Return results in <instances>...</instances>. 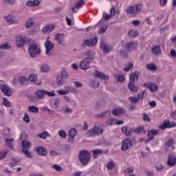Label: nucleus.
<instances>
[{"label": "nucleus", "instance_id": "nucleus-52", "mask_svg": "<svg viewBox=\"0 0 176 176\" xmlns=\"http://www.w3.org/2000/svg\"><path fill=\"white\" fill-rule=\"evenodd\" d=\"M26 157H29V159H32V153L30 152L28 150H22Z\"/></svg>", "mask_w": 176, "mask_h": 176}, {"label": "nucleus", "instance_id": "nucleus-56", "mask_svg": "<svg viewBox=\"0 0 176 176\" xmlns=\"http://www.w3.org/2000/svg\"><path fill=\"white\" fill-rule=\"evenodd\" d=\"M12 161L13 162L10 163L9 166H10V167H16V166H17V164L19 163V161L13 157L12 158Z\"/></svg>", "mask_w": 176, "mask_h": 176}, {"label": "nucleus", "instance_id": "nucleus-38", "mask_svg": "<svg viewBox=\"0 0 176 176\" xmlns=\"http://www.w3.org/2000/svg\"><path fill=\"white\" fill-rule=\"evenodd\" d=\"M166 146H168V148H171L172 149H175L174 148V139H169L168 141L165 143Z\"/></svg>", "mask_w": 176, "mask_h": 176}, {"label": "nucleus", "instance_id": "nucleus-18", "mask_svg": "<svg viewBox=\"0 0 176 176\" xmlns=\"http://www.w3.org/2000/svg\"><path fill=\"white\" fill-rule=\"evenodd\" d=\"M115 167H116V164L115 163V162L109 161L107 163V171H108L109 174H110V175H112V174H113V173L112 171H113V170L115 169Z\"/></svg>", "mask_w": 176, "mask_h": 176}, {"label": "nucleus", "instance_id": "nucleus-19", "mask_svg": "<svg viewBox=\"0 0 176 176\" xmlns=\"http://www.w3.org/2000/svg\"><path fill=\"white\" fill-rule=\"evenodd\" d=\"M94 76L96 78H100V79H103V80H109V76H108V75L97 70L94 74Z\"/></svg>", "mask_w": 176, "mask_h": 176}, {"label": "nucleus", "instance_id": "nucleus-48", "mask_svg": "<svg viewBox=\"0 0 176 176\" xmlns=\"http://www.w3.org/2000/svg\"><path fill=\"white\" fill-rule=\"evenodd\" d=\"M13 139H6V142L11 149H13Z\"/></svg>", "mask_w": 176, "mask_h": 176}, {"label": "nucleus", "instance_id": "nucleus-16", "mask_svg": "<svg viewBox=\"0 0 176 176\" xmlns=\"http://www.w3.org/2000/svg\"><path fill=\"white\" fill-rule=\"evenodd\" d=\"M98 41V38L97 37H94V38L91 39H87L84 41L83 45L84 46H94L95 45H97V42Z\"/></svg>", "mask_w": 176, "mask_h": 176}, {"label": "nucleus", "instance_id": "nucleus-10", "mask_svg": "<svg viewBox=\"0 0 176 176\" xmlns=\"http://www.w3.org/2000/svg\"><path fill=\"white\" fill-rule=\"evenodd\" d=\"M49 39H50V38L47 37V41L45 43V54L47 56H52L50 51L53 50V49L54 47V44H53V43L50 42V41H49Z\"/></svg>", "mask_w": 176, "mask_h": 176}, {"label": "nucleus", "instance_id": "nucleus-13", "mask_svg": "<svg viewBox=\"0 0 176 176\" xmlns=\"http://www.w3.org/2000/svg\"><path fill=\"white\" fill-rule=\"evenodd\" d=\"M159 134V130L157 129H153L148 131V140L146 141V142H149V141H152L155 140V137L156 135H158Z\"/></svg>", "mask_w": 176, "mask_h": 176}, {"label": "nucleus", "instance_id": "nucleus-58", "mask_svg": "<svg viewBox=\"0 0 176 176\" xmlns=\"http://www.w3.org/2000/svg\"><path fill=\"white\" fill-rule=\"evenodd\" d=\"M3 104L5 107H10V101L8 98H3Z\"/></svg>", "mask_w": 176, "mask_h": 176}, {"label": "nucleus", "instance_id": "nucleus-33", "mask_svg": "<svg viewBox=\"0 0 176 176\" xmlns=\"http://www.w3.org/2000/svg\"><path fill=\"white\" fill-rule=\"evenodd\" d=\"M22 148H23V150L28 151V149H30V148H31V142L28 141H23Z\"/></svg>", "mask_w": 176, "mask_h": 176}, {"label": "nucleus", "instance_id": "nucleus-41", "mask_svg": "<svg viewBox=\"0 0 176 176\" xmlns=\"http://www.w3.org/2000/svg\"><path fill=\"white\" fill-rule=\"evenodd\" d=\"M19 82L21 85H28V79L26 77L21 76L19 78Z\"/></svg>", "mask_w": 176, "mask_h": 176}, {"label": "nucleus", "instance_id": "nucleus-37", "mask_svg": "<svg viewBox=\"0 0 176 176\" xmlns=\"http://www.w3.org/2000/svg\"><path fill=\"white\" fill-rule=\"evenodd\" d=\"M57 93L59 96H67V94H69L68 87H65V89L58 90Z\"/></svg>", "mask_w": 176, "mask_h": 176}, {"label": "nucleus", "instance_id": "nucleus-8", "mask_svg": "<svg viewBox=\"0 0 176 176\" xmlns=\"http://www.w3.org/2000/svg\"><path fill=\"white\" fill-rule=\"evenodd\" d=\"M92 63L91 58H86L85 59L80 61L79 67L80 69L86 71L90 68V64Z\"/></svg>", "mask_w": 176, "mask_h": 176}, {"label": "nucleus", "instance_id": "nucleus-17", "mask_svg": "<svg viewBox=\"0 0 176 176\" xmlns=\"http://www.w3.org/2000/svg\"><path fill=\"white\" fill-rule=\"evenodd\" d=\"M60 104H61V99L60 98H55L50 101V105L51 107L54 105L56 109L60 108Z\"/></svg>", "mask_w": 176, "mask_h": 176}, {"label": "nucleus", "instance_id": "nucleus-51", "mask_svg": "<svg viewBox=\"0 0 176 176\" xmlns=\"http://www.w3.org/2000/svg\"><path fill=\"white\" fill-rule=\"evenodd\" d=\"M143 116V120H144V122H148L150 123V122H151V118H149V115L146 114V113H144L142 114Z\"/></svg>", "mask_w": 176, "mask_h": 176}, {"label": "nucleus", "instance_id": "nucleus-6", "mask_svg": "<svg viewBox=\"0 0 176 176\" xmlns=\"http://www.w3.org/2000/svg\"><path fill=\"white\" fill-rule=\"evenodd\" d=\"M102 133H104V130L102 129V128H101L98 126H95L88 131L87 134L90 137H91V136H94V135H101V134H102Z\"/></svg>", "mask_w": 176, "mask_h": 176}, {"label": "nucleus", "instance_id": "nucleus-61", "mask_svg": "<svg viewBox=\"0 0 176 176\" xmlns=\"http://www.w3.org/2000/svg\"><path fill=\"white\" fill-rule=\"evenodd\" d=\"M6 155H8V151H3L0 152V160H2V159H5L6 157Z\"/></svg>", "mask_w": 176, "mask_h": 176}, {"label": "nucleus", "instance_id": "nucleus-35", "mask_svg": "<svg viewBox=\"0 0 176 176\" xmlns=\"http://www.w3.org/2000/svg\"><path fill=\"white\" fill-rule=\"evenodd\" d=\"M34 24L35 22H34V20L32 18H30L26 21L25 27L26 28H32V27H34Z\"/></svg>", "mask_w": 176, "mask_h": 176}, {"label": "nucleus", "instance_id": "nucleus-39", "mask_svg": "<svg viewBox=\"0 0 176 176\" xmlns=\"http://www.w3.org/2000/svg\"><path fill=\"white\" fill-rule=\"evenodd\" d=\"M28 111L33 113H38L39 112V109L36 106H30L28 107Z\"/></svg>", "mask_w": 176, "mask_h": 176}, {"label": "nucleus", "instance_id": "nucleus-54", "mask_svg": "<svg viewBox=\"0 0 176 176\" xmlns=\"http://www.w3.org/2000/svg\"><path fill=\"white\" fill-rule=\"evenodd\" d=\"M129 101H130V102H131V104H135L137 102H138V98L137 97H129Z\"/></svg>", "mask_w": 176, "mask_h": 176}, {"label": "nucleus", "instance_id": "nucleus-42", "mask_svg": "<svg viewBox=\"0 0 176 176\" xmlns=\"http://www.w3.org/2000/svg\"><path fill=\"white\" fill-rule=\"evenodd\" d=\"M83 5H85V1L83 0H78L74 7L76 8V9H79L80 8H82V6H83Z\"/></svg>", "mask_w": 176, "mask_h": 176}, {"label": "nucleus", "instance_id": "nucleus-53", "mask_svg": "<svg viewBox=\"0 0 176 176\" xmlns=\"http://www.w3.org/2000/svg\"><path fill=\"white\" fill-rule=\"evenodd\" d=\"M122 133H124L126 135H131L130 131L127 129V126H124L121 128Z\"/></svg>", "mask_w": 176, "mask_h": 176}, {"label": "nucleus", "instance_id": "nucleus-59", "mask_svg": "<svg viewBox=\"0 0 176 176\" xmlns=\"http://www.w3.org/2000/svg\"><path fill=\"white\" fill-rule=\"evenodd\" d=\"M49 135V133L47 132H44L40 135H38L39 138H41L42 140H46V138Z\"/></svg>", "mask_w": 176, "mask_h": 176}, {"label": "nucleus", "instance_id": "nucleus-28", "mask_svg": "<svg viewBox=\"0 0 176 176\" xmlns=\"http://www.w3.org/2000/svg\"><path fill=\"white\" fill-rule=\"evenodd\" d=\"M36 152L40 156H46L47 155V150L43 147H38Z\"/></svg>", "mask_w": 176, "mask_h": 176}, {"label": "nucleus", "instance_id": "nucleus-62", "mask_svg": "<svg viewBox=\"0 0 176 176\" xmlns=\"http://www.w3.org/2000/svg\"><path fill=\"white\" fill-rule=\"evenodd\" d=\"M125 173L126 174H133L134 173V168L133 167L126 168V169L125 170Z\"/></svg>", "mask_w": 176, "mask_h": 176}, {"label": "nucleus", "instance_id": "nucleus-27", "mask_svg": "<svg viewBox=\"0 0 176 176\" xmlns=\"http://www.w3.org/2000/svg\"><path fill=\"white\" fill-rule=\"evenodd\" d=\"M124 109L123 108H117L113 110L112 113L114 116H120L124 113Z\"/></svg>", "mask_w": 176, "mask_h": 176}, {"label": "nucleus", "instance_id": "nucleus-2", "mask_svg": "<svg viewBox=\"0 0 176 176\" xmlns=\"http://www.w3.org/2000/svg\"><path fill=\"white\" fill-rule=\"evenodd\" d=\"M78 159L82 166H87L91 159L90 153L86 150L80 151Z\"/></svg>", "mask_w": 176, "mask_h": 176}, {"label": "nucleus", "instance_id": "nucleus-60", "mask_svg": "<svg viewBox=\"0 0 176 176\" xmlns=\"http://www.w3.org/2000/svg\"><path fill=\"white\" fill-rule=\"evenodd\" d=\"M107 124H109V126H112L113 124H116V119L111 118L110 120H109L107 121Z\"/></svg>", "mask_w": 176, "mask_h": 176}, {"label": "nucleus", "instance_id": "nucleus-14", "mask_svg": "<svg viewBox=\"0 0 176 176\" xmlns=\"http://www.w3.org/2000/svg\"><path fill=\"white\" fill-rule=\"evenodd\" d=\"M0 89L1 90L2 93L5 94V96H8L10 97L12 96V89L10 87L6 85H0Z\"/></svg>", "mask_w": 176, "mask_h": 176}, {"label": "nucleus", "instance_id": "nucleus-47", "mask_svg": "<svg viewBox=\"0 0 176 176\" xmlns=\"http://www.w3.org/2000/svg\"><path fill=\"white\" fill-rule=\"evenodd\" d=\"M146 68L148 69L150 71H156V69H157V67H156V65L152 63L146 65Z\"/></svg>", "mask_w": 176, "mask_h": 176}, {"label": "nucleus", "instance_id": "nucleus-25", "mask_svg": "<svg viewBox=\"0 0 176 176\" xmlns=\"http://www.w3.org/2000/svg\"><path fill=\"white\" fill-rule=\"evenodd\" d=\"M115 13H116L115 8H111L110 9V14H108L106 12L103 13V18L105 20H109V19H111V17H112V16H115Z\"/></svg>", "mask_w": 176, "mask_h": 176}, {"label": "nucleus", "instance_id": "nucleus-46", "mask_svg": "<svg viewBox=\"0 0 176 176\" xmlns=\"http://www.w3.org/2000/svg\"><path fill=\"white\" fill-rule=\"evenodd\" d=\"M68 93H72L73 94H78V89L75 87H67Z\"/></svg>", "mask_w": 176, "mask_h": 176}, {"label": "nucleus", "instance_id": "nucleus-32", "mask_svg": "<svg viewBox=\"0 0 176 176\" xmlns=\"http://www.w3.org/2000/svg\"><path fill=\"white\" fill-rule=\"evenodd\" d=\"M40 3H41L38 0L28 1L26 3V6H38Z\"/></svg>", "mask_w": 176, "mask_h": 176}, {"label": "nucleus", "instance_id": "nucleus-34", "mask_svg": "<svg viewBox=\"0 0 176 176\" xmlns=\"http://www.w3.org/2000/svg\"><path fill=\"white\" fill-rule=\"evenodd\" d=\"M128 87L131 91H133V93H137L138 91V88L134 85V82H129L128 85Z\"/></svg>", "mask_w": 176, "mask_h": 176}, {"label": "nucleus", "instance_id": "nucleus-43", "mask_svg": "<svg viewBox=\"0 0 176 176\" xmlns=\"http://www.w3.org/2000/svg\"><path fill=\"white\" fill-rule=\"evenodd\" d=\"M138 31L131 30L129 32V36H132L133 38H135V36H138Z\"/></svg>", "mask_w": 176, "mask_h": 176}, {"label": "nucleus", "instance_id": "nucleus-23", "mask_svg": "<svg viewBox=\"0 0 176 176\" xmlns=\"http://www.w3.org/2000/svg\"><path fill=\"white\" fill-rule=\"evenodd\" d=\"M100 47L103 50V52L104 54H108V53H109V52H111V50L112 49V47H111V46L107 45L104 42H101Z\"/></svg>", "mask_w": 176, "mask_h": 176}, {"label": "nucleus", "instance_id": "nucleus-21", "mask_svg": "<svg viewBox=\"0 0 176 176\" xmlns=\"http://www.w3.org/2000/svg\"><path fill=\"white\" fill-rule=\"evenodd\" d=\"M78 135V131L75 129H72L69 131V142H72L75 140V137Z\"/></svg>", "mask_w": 176, "mask_h": 176}, {"label": "nucleus", "instance_id": "nucleus-40", "mask_svg": "<svg viewBox=\"0 0 176 176\" xmlns=\"http://www.w3.org/2000/svg\"><path fill=\"white\" fill-rule=\"evenodd\" d=\"M29 80L30 82H33V83H36V80H38V76L36 74H30L28 76Z\"/></svg>", "mask_w": 176, "mask_h": 176}, {"label": "nucleus", "instance_id": "nucleus-63", "mask_svg": "<svg viewBox=\"0 0 176 176\" xmlns=\"http://www.w3.org/2000/svg\"><path fill=\"white\" fill-rule=\"evenodd\" d=\"M52 168H54V170H56V171H62L63 170V168L58 164L53 165Z\"/></svg>", "mask_w": 176, "mask_h": 176}, {"label": "nucleus", "instance_id": "nucleus-22", "mask_svg": "<svg viewBox=\"0 0 176 176\" xmlns=\"http://www.w3.org/2000/svg\"><path fill=\"white\" fill-rule=\"evenodd\" d=\"M151 52L155 56H160L162 54V48L160 45H154L151 47Z\"/></svg>", "mask_w": 176, "mask_h": 176}, {"label": "nucleus", "instance_id": "nucleus-7", "mask_svg": "<svg viewBox=\"0 0 176 176\" xmlns=\"http://www.w3.org/2000/svg\"><path fill=\"white\" fill-rule=\"evenodd\" d=\"M15 42L16 47H23V46L27 43V37L21 35H17L15 37Z\"/></svg>", "mask_w": 176, "mask_h": 176}, {"label": "nucleus", "instance_id": "nucleus-50", "mask_svg": "<svg viewBox=\"0 0 176 176\" xmlns=\"http://www.w3.org/2000/svg\"><path fill=\"white\" fill-rule=\"evenodd\" d=\"M131 68H133V63H129L124 68V71L125 72H129V71H130V69H131Z\"/></svg>", "mask_w": 176, "mask_h": 176}, {"label": "nucleus", "instance_id": "nucleus-1", "mask_svg": "<svg viewBox=\"0 0 176 176\" xmlns=\"http://www.w3.org/2000/svg\"><path fill=\"white\" fill-rule=\"evenodd\" d=\"M28 53L32 58L41 54V46L35 42H32L29 45Z\"/></svg>", "mask_w": 176, "mask_h": 176}, {"label": "nucleus", "instance_id": "nucleus-3", "mask_svg": "<svg viewBox=\"0 0 176 176\" xmlns=\"http://www.w3.org/2000/svg\"><path fill=\"white\" fill-rule=\"evenodd\" d=\"M141 10H142V4H137L126 8L128 14L133 16L134 17H135L138 13H140Z\"/></svg>", "mask_w": 176, "mask_h": 176}, {"label": "nucleus", "instance_id": "nucleus-31", "mask_svg": "<svg viewBox=\"0 0 176 176\" xmlns=\"http://www.w3.org/2000/svg\"><path fill=\"white\" fill-rule=\"evenodd\" d=\"M41 72L47 73L50 72V67L47 64H43L40 67Z\"/></svg>", "mask_w": 176, "mask_h": 176}, {"label": "nucleus", "instance_id": "nucleus-20", "mask_svg": "<svg viewBox=\"0 0 176 176\" xmlns=\"http://www.w3.org/2000/svg\"><path fill=\"white\" fill-rule=\"evenodd\" d=\"M56 29V25H47L42 29V32L43 34H49Z\"/></svg>", "mask_w": 176, "mask_h": 176}, {"label": "nucleus", "instance_id": "nucleus-24", "mask_svg": "<svg viewBox=\"0 0 176 176\" xmlns=\"http://www.w3.org/2000/svg\"><path fill=\"white\" fill-rule=\"evenodd\" d=\"M6 20L9 24H16L17 23V19L14 15H8L6 17Z\"/></svg>", "mask_w": 176, "mask_h": 176}, {"label": "nucleus", "instance_id": "nucleus-49", "mask_svg": "<svg viewBox=\"0 0 176 176\" xmlns=\"http://www.w3.org/2000/svg\"><path fill=\"white\" fill-rule=\"evenodd\" d=\"M45 94L48 96V97H54L56 96V92L54 91H46L45 90Z\"/></svg>", "mask_w": 176, "mask_h": 176}, {"label": "nucleus", "instance_id": "nucleus-15", "mask_svg": "<svg viewBox=\"0 0 176 176\" xmlns=\"http://www.w3.org/2000/svg\"><path fill=\"white\" fill-rule=\"evenodd\" d=\"M138 45L137 41H131L125 45V49H126L128 52H133V50L137 49Z\"/></svg>", "mask_w": 176, "mask_h": 176}, {"label": "nucleus", "instance_id": "nucleus-4", "mask_svg": "<svg viewBox=\"0 0 176 176\" xmlns=\"http://www.w3.org/2000/svg\"><path fill=\"white\" fill-rule=\"evenodd\" d=\"M68 79V72L65 70H62L60 74L56 78V82L58 86H63L65 83V80Z\"/></svg>", "mask_w": 176, "mask_h": 176}, {"label": "nucleus", "instance_id": "nucleus-45", "mask_svg": "<svg viewBox=\"0 0 176 176\" xmlns=\"http://www.w3.org/2000/svg\"><path fill=\"white\" fill-rule=\"evenodd\" d=\"M59 137H60V138H67V133L65 132V131L60 129V131H58V133Z\"/></svg>", "mask_w": 176, "mask_h": 176}, {"label": "nucleus", "instance_id": "nucleus-57", "mask_svg": "<svg viewBox=\"0 0 176 176\" xmlns=\"http://www.w3.org/2000/svg\"><path fill=\"white\" fill-rule=\"evenodd\" d=\"M94 51H88L87 52V58H91V61H93V56H94Z\"/></svg>", "mask_w": 176, "mask_h": 176}, {"label": "nucleus", "instance_id": "nucleus-64", "mask_svg": "<svg viewBox=\"0 0 176 176\" xmlns=\"http://www.w3.org/2000/svg\"><path fill=\"white\" fill-rule=\"evenodd\" d=\"M63 111L65 112V113H72V109H71V108L68 107H65V108H63Z\"/></svg>", "mask_w": 176, "mask_h": 176}, {"label": "nucleus", "instance_id": "nucleus-30", "mask_svg": "<svg viewBox=\"0 0 176 176\" xmlns=\"http://www.w3.org/2000/svg\"><path fill=\"white\" fill-rule=\"evenodd\" d=\"M135 80H138V72H137L130 75L129 83H134Z\"/></svg>", "mask_w": 176, "mask_h": 176}, {"label": "nucleus", "instance_id": "nucleus-11", "mask_svg": "<svg viewBox=\"0 0 176 176\" xmlns=\"http://www.w3.org/2000/svg\"><path fill=\"white\" fill-rule=\"evenodd\" d=\"M131 146H133V142L129 139H124L122 142L121 151L126 152L129 151V148H131Z\"/></svg>", "mask_w": 176, "mask_h": 176}, {"label": "nucleus", "instance_id": "nucleus-29", "mask_svg": "<svg viewBox=\"0 0 176 176\" xmlns=\"http://www.w3.org/2000/svg\"><path fill=\"white\" fill-rule=\"evenodd\" d=\"M45 90H37L35 92V97L38 100H39L41 98H45Z\"/></svg>", "mask_w": 176, "mask_h": 176}, {"label": "nucleus", "instance_id": "nucleus-55", "mask_svg": "<svg viewBox=\"0 0 176 176\" xmlns=\"http://www.w3.org/2000/svg\"><path fill=\"white\" fill-rule=\"evenodd\" d=\"M116 79L118 82L122 83V82H124V76L123 75H116Z\"/></svg>", "mask_w": 176, "mask_h": 176}, {"label": "nucleus", "instance_id": "nucleus-9", "mask_svg": "<svg viewBox=\"0 0 176 176\" xmlns=\"http://www.w3.org/2000/svg\"><path fill=\"white\" fill-rule=\"evenodd\" d=\"M143 87H147L151 93H156L159 90V85L153 82H145L142 85Z\"/></svg>", "mask_w": 176, "mask_h": 176}, {"label": "nucleus", "instance_id": "nucleus-12", "mask_svg": "<svg viewBox=\"0 0 176 176\" xmlns=\"http://www.w3.org/2000/svg\"><path fill=\"white\" fill-rule=\"evenodd\" d=\"M55 41L61 46L65 45V34H56L54 36Z\"/></svg>", "mask_w": 176, "mask_h": 176}, {"label": "nucleus", "instance_id": "nucleus-26", "mask_svg": "<svg viewBox=\"0 0 176 176\" xmlns=\"http://www.w3.org/2000/svg\"><path fill=\"white\" fill-rule=\"evenodd\" d=\"M168 166L173 167L176 164V157L174 155H169L167 161Z\"/></svg>", "mask_w": 176, "mask_h": 176}, {"label": "nucleus", "instance_id": "nucleus-36", "mask_svg": "<svg viewBox=\"0 0 176 176\" xmlns=\"http://www.w3.org/2000/svg\"><path fill=\"white\" fill-rule=\"evenodd\" d=\"M92 153H93L94 159H97V157H98V155L102 154V150H101V149L92 150Z\"/></svg>", "mask_w": 176, "mask_h": 176}, {"label": "nucleus", "instance_id": "nucleus-5", "mask_svg": "<svg viewBox=\"0 0 176 176\" xmlns=\"http://www.w3.org/2000/svg\"><path fill=\"white\" fill-rule=\"evenodd\" d=\"M176 127V123L170 122V120H164L161 125L158 126L160 130H166V129H173Z\"/></svg>", "mask_w": 176, "mask_h": 176}, {"label": "nucleus", "instance_id": "nucleus-44", "mask_svg": "<svg viewBox=\"0 0 176 176\" xmlns=\"http://www.w3.org/2000/svg\"><path fill=\"white\" fill-rule=\"evenodd\" d=\"M108 27L107 25H103L100 28V30L98 31V34H104L107 32Z\"/></svg>", "mask_w": 176, "mask_h": 176}]
</instances>
